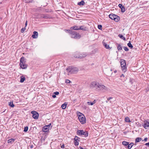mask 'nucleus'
<instances>
[{
    "mask_svg": "<svg viewBox=\"0 0 149 149\" xmlns=\"http://www.w3.org/2000/svg\"><path fill=\"white\" fill-rule=\"evenodd\" d=\"M19 65L22 69H25L27 68V65L26 64V60L24 57H22L20 58Z\"/></svg>",
    "mask_w": 149,
    "mask_h": 149,
    "instance_id": "nucleus-1",
    "label": "nucleus"
},
{
    "mask_svg": "<svg viewBox=\"0 0 149 149\" xmlns=\"http://www.w3.org/2000/svg\"><path fill=\"white\" fill-rule=\"evenodd\" d=\"M100 84L99 83L96 81H93L90 84L89 87L91 88H96L98 89Z\"/></svg>",
    "mask_w": 149,
    "mask_h": 149,
    "instance_id": "nucleus-2",
    "label": "nucleus"
},
{
    "mask_svg": "<svg viewBox=\"0 0 149 149\" xmlns=\"http://www.w3.org/2000/svg\"><path fill=\"white\" fill-rule=\"evenodd\" d=\"M72 32V33L70 35V36L72 38L75 39H78L80 38L81 35L78 33L74 31H73V32Z\"/></svg>",
    "mask_w": 149,
    "mask_h": 149,
    "instance_id": "nucleus-3",
    "label": "nucleus"
},
{
    "mask_svg": "<svg viewBox=\"0 0 149 149\" xmlns=\"http://www.w3.org/2000/svg\"><path fill=\"white\" fill-rule=\"evenodd\" d=\"M120 62L122 70L124 72H125L126 71L127 69L125 61L124 60H121Z\"/></svg>",
    "mask_w": 149,
    "mask_h": 149,
    "instance_id": "nucleus-4",
    "label": "nucleus"
},
{
    "mask_svg": "<svg viewBox=\"0 0 149 149\" xmlns=\"http://www.w3.org/2000/svg\"><path fill=\"white\" fill-rule=\"evenodd\" d=\"M109 17L111 19L114 20L116 22H118L120 19V18L118 16L113 14H111L109 15Z\"/></svg>",
    "mask_w": 149,
    "mask_h": 149,
    "instance_id": "nucleus-5",
    "label": "nucleus"
},
{
    "mask_svg": "<svg viewBox=\"0 0 149 149\" xmlns=\"http://www.w3.org/2000/svg\"><path fill=\"white\" fill-rule=\"evenodd\" d=\"M98 90L102 91L103 92H106L108 91V88L107 87L105 86L100 84V85L99 87Z\"/></svg>",
    "mask_w": 149,
    "mask_h": 149,
    "instance_id": "nucleus-6",
    "label": "nucleus"
},
{
    "mask_svg": "<svg viewBox=\"0 0 149 149\" xmlns=\"http://www.w3.org/2000/svg\"><path fill=\"white\" fill-rule=\"evenodd\" d=\"M78 119L81 124H84L86 123V118L84 115L79 116V117H78Z\"/></svg>",
    "mask_w": 149,
    "mask_h": 149,
    "instance_id": "nucleus-7",
    "label": "nucleus"
},
{
    "mask_svg": "<svg viewBox=\"0 0 149 149\" xmlns=\"http://www.w3.org/2000/svg\"><path fill=\"white\" fill-rule=\"evenodd\" d=\"M77 134L79 135H84L86 137L88 135V133L87 132L83 130H79L77 131Z\"/></svg>",
    "mask_w": 149,
    "mask_h": 149,
    "instance_id": "nucleus-8",
    "label": "nucleus"
},
{
    "mask_svg": "<svg viewBox=\"0 0 149 149\" xmlns=\"http://www.w3.org/2000/svg\"><path fill=\"white\" fill-rule=\"evenodd\" d=\"M31 113L33 114L32 117L34 119H38L39 115L38 113L35 111H32L31 112Z\"/></svg>",
    "mask_w": 149,
    "mask_h": 149,
    "instance_id": "nucleus-9",
    "label": "nucleus"
},
{
    "mask_svg": "<svg viewBox=\"0 0 149 149\" xmlns=\"http://www.w3.org/2000/svg\"><path fill=\"white\" fill-rule=\"evenodd\" d=\"M86 55V53H84L82 54L75 55L74 57L76 58H82L85 57Z\"/></svg>",
    "mask_w": 149,
    "mask_h": 149,
    "instance_id": "nucleus-10",
    "label": "nucleus"
},
{
    "mask_svg": "<svg viewBox=\"0 0 149 149\" xmlns=\"http://www.w3.org/2000/svg\"><path fill=\"white\" fill-rule=\"evenodd\" d=\"M142 125L145 129H147L148 128H149V122L146 120H145L144 121Z\"/></svg>",
    "mask_w": 149,
    "mask_h": 149,
    "instance_id": "nucleus-11",
    "label": "nucleus"
},
{
    "mask_svg": "<svg viewBox=\"0 0 149 149\" xmlns=\"http://www.w3.org/2000/svg\"><path fill=\"white\" fill-rule=\"evenodd\" d=\"M78 70V69L77 68L72 67L71 73H75L77 72Z\"/></svg>",
    "mask_w": 149,
    "mask_h": 149,
    "instance_id": "nucleus-12",
    "label": "nucleus"
},
{
    "mask_svg": "<svg viewBox=\"0 0 149 149\" xmlns=\"http://www.w3.org/2000/svg\"><path fill=\"white\" fill-rule=\"evenodd\" d=\"M38 33L37 32L34 31L33 32V34L32 35V37L33 38H37L38 37Z\"/></svg>",
    "mask_w": 149,
    "mask_h": 149,
    "instance_id": "nucleus-13",
    "label": "nucleus"
},
{
    "mask_svg": "<svg viewBox=\"0 0 149 149\" xmlns=\"http://www.w3.org/2000/svg\"><path fill=\"white\" fill-rule=\"evenodd\" d=\"M48 125H46L44 127L42 128V130L44 132H46L48 131L49 130V128L48 127Z\"/></svg>",
    "mask_w": 149,
    "mask_h": 149,
    "instance_id": "nucleus-14",
    "label": "nucleus"
},
{
    "mask_svg": "<svg viewBox=\"0 0 149 149\" xmlns=\"http://www.w3.org/2000/svg\"><path fill=\"white\" fill-rule=\"evenodd\" d=\"M15 140V139H11L8 140V143H10V144H12L14 142Z\"/></svg>",
    "mask_w": 149,
    "mask_h": 149,
    "instance_id": "nucleus-15",
    "label": "nucleus"
},
{
    "mask_svg": "<svg viewBox=\"0 0 149 149\" xmlns=\"http://www.w3.org/2000/svg\"><path fill=\"white\" fill-rule=\"evenodd\" d=\"M79 27L78 26H74L70 28V29L74 30H78L79 29Z\"/></svg>",
    "mask_w": 149,
    "mask_h": 149,
    "instance_id": "nucleus-16",
    "label": "nucleus"
},
{
    "mask_svg": "<svg viewBox=\"0 0 149 149\" xmlns=\"http://www.w3.org/2000/svg\"><path fill=\"white\" fill-rule=\"evenodd\" d=\"M103 45L105 46V48L107 49H111V47H109V45H108L106 44L105 42L103 43Z\"/></svg>",
    "mask_w": 149,
    "mask_h": 149,
    "instance_id": "nucleus-17",
    "label": "nucleus"
},
{
    "mask_svg": "<svg viewBox=\"0 0 149 149\" xmlns=\"http://www.w3.org/2000/svg\"><path fill=\"white\" fill-rule=\"evenodd\" d=\"M85 4V2L83 0H82L78 3L77 4L79 6H83Z\"/></svg>",
    "mask_w": 149,
    "mask_h": 149,
    "instance_id": "nucleus-18",
    "label": "nucleus"
},
{
    "mask_svg": "<svg viewBox=\"0 0 149 149\" xmlns=\"http://www.w3.org/2000/svg\"><path fill=\"white\" fill-rule=\"evenodd\" d=\"M133 145L134 143L132 142L130 143V144L129 143V144L127 146V148H128V149H130L132 148V147L133 146Z\"/></svg>",
    "mask_w": 149,
    "mask_h": 149,
    "instance_id": "nucleus-19",
    "label": "nucleus"
},
{
    "mask_svg": "<svg viewBox=\"0 0 149 149\" xmlns=\"http://www.w3.org/2000/svg\"><path fill=\"white\" fill-rule=\"evenodd\" d=\"M66 70L68 72L71 73L72 66H70L66 69Z\"/></svg>",
    "mask_w": 149,
    "mask_h": 149,
    "instance_id": "nucleus-20",
    "label": "nucleus"
},
{
    "mask_svg": "<svg viewBox=\"0 0 149 149\" xmlns=\"http://www.w3.org/2000/svg\"><path fill=\"white\" fill-rule=\"evenodd\" d=\"M21 79L20 80V82L21 83H22L24 82V80L25 79V78L24 77H23V76H22L21 77Z\"/></svg>",
    "mask_w": 149,
    "mask_h": 149,
    "instance_id": "nucleus-21",
    "label": "nucleus"
},
{
    "mask_svg": "<svg viewBox=\"0 0 149 149\" xmlns=\"http://www.w3.org/2000/svg\"><path fill=\"white\" fill-rule=\"evenodd\" d=\"M142 140L141 138L137 137L136 139L135 142L137 143L140 142Z\"/></svg>",
    "mask_w": 149,
    "mask_h": 149,
    "instance_id": "nucleus-22",
    "label": "nucleus"
},
{
    "mask_svg": "<svg viewBox=\"0 0 149 149\" xmlns=\"http://www.w3.org/2000/svg\"><path fill=\"white\" fill-rule=\"evenodd\" d=\"M122 144L124 146H128L129 144V142L125 141H123L122 142Z\"/></svg>",
    "mask_w": 149,
    "mask_h": 149,
    "instance_id": "nucleus-23",
    "label": "nucleus"
},
{
    "mask_svg": "<svg viewBox=\"0 0 149 149\" xmlns=\"http://www.w3.org/2000/svg\"><path fill=\"white\" fill-rule=\"evenodd\" d=\"M127 46L131 49H132L133 47V46L132 44L129 41V43H127Z\"/></svg>",
    "mask_w": 149,
    "mask_h": 149,
    "instance_id": "nucleus-24",
    "label": "nucleus"
},
{
    "mask_svg": "<svg viewBox=\"0 0 149 149\" xmlns=\"http://www.w3.org/2000/svg\"><path fill=\"white\" fill-rule=\"evenodd\" d=\"M125 121L127 122H131L129 118L128 117H126L125 118Z\"/></svg>",
    "mask_w": 149,
    "mask_h": 149,
    "instance_id": "nucleus-25",
    "label": "nucleus"
},
{
    "mask_svg": "<svg viewBox=\"0 0 149 149\" xmlns=\"http://www.w3.org/2000/svg\"><path fill=\"white\" fill-rule=\"evenodd\" d=\"M79 29H81L83 31H85L86 30V28L85 27H84L81 26L79 27Z\"/></svg>",
    "mask_w": 149,
    "mask_h": 149,
    "instance_id": "nucleus-26",
    "label": "nucleus"
},
{
    "mask_svg": "<svg viewBox=\"0 0 149 149\" xmlns=\"http://www.w3.org/2000/svg\"><path fill=\"white\" fill-rule=\"evenodd\" d=\"M66 106L67 104L64 103L62 105L61 107L62 109H65L66 108Z\"/></svg>",
    "mask_w": 149,
    "mask_h": 149,
    "instance_id": "nucleus-27",
    "label": "nucleus"
},
{
    "mask_svg": "<svg viewBox=\"0 0 149 149\" xmlns=\"http://www.w3.org/2000/svg\"><path fill=\"white\" fill-rule=\"evenodd\" d=\"M64 31H65V32H67L69 33V34H70V35H71V33H72V32H71L73 31H71L68 29H65Z\"/></svg>",
    "mask_w": 149,
    "mask_h": 149,
    "instance_id": "nucleus-28",
    "label": "nucleus"
},
{
    "mask_svg": "<svg viewBox=\"0 0 149 149\" xmlns=\"http://www.w3.org/2000/svg\"><path fill=\"white\" fill-rule=\"evenodd\" d=\"M118 36L122 39H123L124 40H125V37H123L122 35L121 34H119L118 35Z\"/></svg>",
    "mask_w": 149,
    "mask_h": 149,
    "instance_id": "nucleus-29",
    "label": "nucleus"
},
{
    "mask_svg": "<svg viewBox=\"0 0 149 149\" xmlns=\"http://www.w3.org/2000/svg\"><path fill=\"white\" fill-rule=\"evenodd\" d=\"M117 49L118 50H121L122 49V47L120 44H118L117 46Z\"/></svg>",
    "mask_w": 149,
    "mask_h": 149,
    "instance_id": "nucleus-30",
    "label": "nucleus"
},
{
    "mask_svg": "<svg viewBox=\"0 0 149 149\" xmlns=\"http://www.w3.org/2000/svg\"><path fill=\"white\" fill-rule=\"evenodd\" d=\"M9 106H10V107H14V105L13 104V102H9Z\"/></svg>",
    "mask_w": 149,
    "mask_h": 149,
    "instance_id": "nucleus-31",
    "label": "nucleus"
},
{
    "mask_svg": "<svg viewBox=\"0 0 149 149\" xmlns=\"http://www.w3.org/2000/svg\"><path fill=\"white\" fill-rule=\"evenodd\" d=\"M79 141L74 140V144L75 146H78L79 145Z\"/></svg>",
    "mask_w": 149,
    "mask_h": 149,
    "instance_id": "nucleus-32",
    "label": "nucleus"
},
{
    "mask_svg": "<svg viewBox=\"0 0 149 149\" xmlns=\"http://www.w3.org/2000/svg\"><path fill=\"white\" fill-rule=\"evenodd\" d=\"M28 129V127L27 126H26L24 127V132H26L27 131Z\"/></svg>",
    "mask_w": 149,
    "mask_h": 149,
    "instance_id": "nucleus-33",
    "label": "nucleus"
},
{
    "mask_svg": "<svg viewBox=\"0 0 149 149\" xmlns=\"http://www.w3.org/2000/svg\"><path fill=\"white\" fill-rule=\"evenodd\" d=\"M79 137H78L77 136H75V138L74 139V140H75V141H79Z\"/></svg>",
    "mask_w": 149,
    "mask_h": 149,
    "instance_id": "nucleus-34",
    "label": "nucleus"
},
{
    "mask_svg": "<svg viewBox=\"0 0 149 149\" xmlns=\"http://www.w3.org/2000/svg\"><path fill=\"white\" fill-rule=\"evenodd\" d=\"M123 48L126 51H129V49L128 48L126 47H123Z\"/></svg>",
    "mask_w": 149,
    "mask_h": 149,
    "instance_id": "nucleus-35",
    "label": "nucleus"
},
{
    "mask_svg": "<svg viewBox=\"0 0 149 149\" xmlns=\"http://www.w3.org/2000/svg\"><path fill=\"white\" fill-rule=\"evenodd\" d=\"M25 29H26V28H22L21 29V31L22 33H23L25 30Z\"/></svg>",
    "mask_w": 149,
    "mask_h": 149,
    "instance_id": "nucleus-36",
    "label": "nucleus"
},
{
    "mask_svg": "<svg viewBox=\"0 0 149 149\" xmlns=\"http://www.w3.org/2000/svg\"><path fill=\"white\" fill-rule=\"evenodd\" d=\"M113 98L111 97H109L107 100H106V103H108V102L109 100H110V99H112Z\"/></svg>",
    "mask_w": 149,
    "mask_h": 149,
    "instance_id": "nucleus-37",
    "label": "nucleus"
},
{
    "mask_svg": "<svg viewBox=\"0 0 149 149\" xmlns=\"http://www.w3.org/2000/svg\"><path fill=\"white\" fill-rule=\"evenodd\" d=\"M121 11L122 12H124L125 11V9L124 7L121 8Z\"/></svg>",
    "mask_w": 149,
    "mask_h": 149,
    "instance_id": "nucleus-38",
    "label": "nucleus"
},
{
    "mask_svg": "<svg viewBox=\"0 0 149 149\" xmlns=\"http://www.w3.org/2000/svg\"><path fill=\"white\" fill-rule=\"evenodd\" d=\"M87 103L88 105H92L93 104V103L92 102H87Z\"/></svg>",
    "mask_w": 149,
    "mask_h": 149,
    "instance_id": "nucleus-39",
    "label": "nucleus"
},
{
    "mask_svg": "<svg viewBox=\"0 0 149 149\" xmlns=\"http://www.w3.org/2000/svg\"><path fill=\"white\" fill-rule=\"evenodd\" d=\"M102 26L101 25H98V28L99 29L101 30L102 28Z\"/></svg>",
    "mask_w": 149,
    "mask_h": 149,
    "instance_id": "nucleus-40",
    "label": "nucleus"
},
{
    "mask_svg": "<svg viewBox=\"0 0 149 149\" xmlns=\"http://www.w3.org/2000/svg\"><path fill=\"white\" fill-rule=\"evenodd\" d=\"M65 82L66 83H70V81L68 79H66Z\"/></svg>",
    "mask_w": 149,
    "mask_h": 149,
    "instance_id": "nucleus-41",
    "label": "nucleus"
},
{
    "mask_svg": "<svg viewBox=\"0 0 149 149\" xmlns=\"http://www.w3.org/2000/svg\"><path fill=\"white\" fill-rule=\"evenodd\" d=\"M59 92H58L56 91L54 93V94H55V95H57L59 94Z\"/></svg>",
    "mask_w": 149,
    "mask_h": 149,
    "instance_id": "nucleus-42",
    "label": "nucleus"
},
{
    "mask_svg": "<svg viewBox=\"0 0 149 149\" xmlns=\"http://www.w3.org/2000/svg\"><path fill=\"white\" fill-rule=\"evenodd\" d=\"M48 125V127H49V129H50L51 128L52 126H51V123H50L48 125Z\"/></svg>",
    "mask_w": 149,
    "mask_h": 149,
    "instance_id": "nucleus-43",
    "label": "nucleus"
},
{
    "mask_svg": "<svg viewBox=\"0 0 149 149\" xmlns=\"http://www.w3.org/2000/svg\"><path fill=\"white\" fill-rule=\"evenodd\" d=\"M119 7H120V8H123V7H124L122 5V4H119Z\"/></svg>",
    "mask_w": 149,
    "mask_h": 149,
    "instance_id": "nucleus-44",
    "label": "nucleus"
},
{
    "mask_svg": "<svg viewBox=\"0 0 149 149\" xmlns=\"http://www.w3.org/2000/svg\"><path fill=\"white\" fill-rule=\"evenodd\" d=\"M110 71H111V73H110V74H108V76H111V74H112V72H111V71H112V69H111V70H110Z\"/></svg>",
    "mask_w": 149,
    "mask_h": 149,
    "instance_id": "nucleus-45",
    "label": "nucleus"
},
{
    "mask_svg": "<svg viewBox=\"0 0 149 149\" xmlns=\"http://www.w3.org/2000/svg\"><path fill=\"white\" fill-rule=\"evenodd\" d=\"M82 115H84L81 113H79L78 115V117H79V116H82Z\"/></svg>",
    "mask_w": 149,
    "mask_h": 149,
    "instance_id": "nucleus-46",
    "label": "nucleus"
},
{
    "mask_svg": "<svg viewBox=\"0 0 149 149\" xmlns=\"http://www.w3.org/2000/svg\"><path fill=\"white\" fill-rule=\"evenodd\" d=\"M147 139H148V138H146L144 139L143 141H147Z\"/></svg>",
    "mask_w": 149,
    "mask_h": 149,
    "instance_id": "nucleus-47",
    "label": "nucleus"
},
{
    "mask_svg": "<svg viewBox=\"0 0 149 149\" xmlns=\"http://www.w3.org/2000/svg\"><path fill=\"white\" fill-rule=\"evenodd\" d=\"M52 97L54 98H55V97H56V95H52Z\"/></svg>",
    "mask_w": 149,
    "mask_h": 149,
    "instance_id": "nucleus-48",
    "label": "nucleus"
},
{
    "mask_svg": "<svg viewBox=\"0 0 149 149\" xmlns=\"http://www.w3.org/2000/svg\"><path fill=\"white\" fill-rule=\"evenodd\" d=\"M145 145L149 146V142L148 143H146L145 144Z\"/></svg>",
    "mask_w": 149,
    "mask_h": 149,
    "instance_id": "nucleus-49",
    "label": "nucleus"
},
{
    "mask_svg": "<svg viewBox=\"0 0 149 149\" xmlns=\"http://www.w3.org/2000/svg\"><path fill=\"white\" fill-rule=\"evenodd\" d=\"M27 21H26V22H25V26H26L27 25Z\"/></svg>",
    "mask_w": 149,
    "mask_h": 149,
    "instance_id": "nucleus-50",
    "label": "nucleus"
},
{
    "mask_svg": "<svg viewBox=\"0 0 149 149\" xmlns=\"http://www.w3.org/2000/svg\"><path fill=\"white\" fill-rule=\"evenodd\" d=\"M61 148H64V145L63 144L62 146H61Z\"/></svg>",
    "mask_w": 149,
    "mask_h": 149,
    "instance_id": "nucleus-51",
    "label": "nucleus"
},
{
    "mask_svg": "<svg viewBox=\"0 0 149 149\" xmlns=\"http://www.w3.org/2000/svg\"><path fill=\"white\" fill-rule=\"evenodd\" d=\"M79 149H86V148H83L82 147H79Z\"/></svg>",
    "mask_w": 149,
    "mask_h": 149,
    "instance_id": "nucleus-52",
    "label": "nucleus"
},
{
    "mask_svg": "<svg viewBox=\"0 0 149 149\" xmlns=\"http://www.w3.org/2000/svg\"><path fill=\"white\" fill-rule=\"evenodd\" d=\"M122 76L123 77H125L124 75L123 74H122V75L120 76L121 77H122Z\"/></svg>",
    "mask_w": 149,
    "mask_h": 149,
    "instance_id": "nucleus-53",
    "label": "nucleus"
},
{
    "mask_svg": "<svg viewBox=\"0 0 149 149\" xmlns=\"http://www.w3.org/2000/svg\"><path fill=\"white\" fill-rule=\"evenodd\" d=\"M93 103V104H94L95 103V100H94V101L92 102Z\"/></svg>",
    "mask_w": 149,
    "mask_h": 149,
    "instance_id": "nucleus-54",
    "label": "nucleus"
},
{
    "mask_svg": "<svg viewBox=\"0 0 149 149\" xmlns=\"http://www.w3.org/2000/svg\"><path fill=\"white\" fill-rule=\"evenodd\" d=\"M117 72V71L116 70H115L114 71V73H116Z\"/></svg>",
    "mask_w": 149,
    "mask_h": 149,
    "instance_id": "nucleus-55",
    "label": "nucleus"
},
{
    "mask_svg": "<svg viewBox=\"0 0 149 149\" xmlns=\"http://www.w3.org/2000/svg\"><path fill=\"white\" fill-rule=\"evenodd\" d=\"M33 147V145H32L31 146V148H32Z\"/></svg>",
    "mask_w": 149,
    "mask_h": 149,
    "instance_id": "nucleus-56",
    "label": "nucleus"
},
{
    "mask_svg": "<svg viewBox=\"0 0 149 149\" xmlns=\"http://www.w3.org/2000/svg\"><path fill=\"white\" fill-rule=\"evenodd\" d=\"M26 1V2H28V0H25Z\"/></svg>",
    "mask_w": 149,
    "mask_h": 149,
    "instance_id": "nucleus-57",
    "label": "nucleus"
},
{
    "mask_svg": "<svg viewBox=\"0 0 149 149\" xmlns=\"http://www.w3.org/2000/svg\"><path fill=\"white\" fill-rule=\"evenodd\" d=\"M44 18H47L46 17H44Z\"/></svg>",
    "mask_w": 149,
    "mask_h": 149,
    "instance_id": "nucleus-58",
    "label": "nucleus"
},
{
    "mask_svg": "<svg viewBox=\"0 0 149 149\" xmlns=\"http://www.w3.org/2000/svg\"><path fill=\"white\" fill-rule=\"evenodd\" d=\"M136 149V148H135V149Z\"/></svg>",
    "mask_w": 149,
    "mask_h": 149,
    "instance_id": "nucleus-59",
    "label": "nucleus"
}]
</instances>
